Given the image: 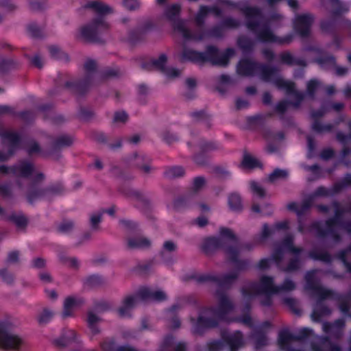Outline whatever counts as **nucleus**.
<instances>
[{"mask_svg":"<svg viewBox=\"0 0 351 351\" xmlns=\"http://www.w3.org/2000/svg\"><path fill=\"white\" fill-rule=\"evenodd\" d=\"M165 73L169 77H176L180 73V71L174 68H169L165 71Z\"/></svg>","mask_w":351,"mask_h":351,"instance_id":"nucleus-17","label":"nucleus"},{"mask_svg":"<svg viewBox=\"0 0 351 351\" xmlns=\"http://www.w3.org/2000/svg\"><path fill=\"white\" fill-rule=\"evenodd\" d=\"M221 234L223 235L224 237H232V232L228 229L222 230Z\"/></svg>","mask_w":351,"mask_h":351,"instance_id":"nucleus-25","label":"nucleus"},{"mask_svg":"<svg viewBox=\"0 0 351 351\" xmlns=\"http://www.w3.org/2000/svg\"><path fill=\"white\" fill-rule=\"evenodd\" d=\"M34 176L38 177L39 179H41L43 178L42 174L38 173H34Z\"/></svg>","mask_w":351,"mask_h":351,"instance_id":"nucleus-33","label":"nucleus"},{"mask_svg":"<svg viewBox=\"0 0 351 351\" xmlns=\"http://www.w3.org/2000/svg\"><path fill=\"white\" fill-rule=\"evenodd\" d=\"M108 27V23L103 17L94 21L91 24L81 29V34L84 37L90 36L93 34L102 31Z\"/></svg>","mask_w":351,"mask_h":351,"instance_id":"nucleus-3","label":"nucleus"},{"mask_svg":"<svg viewBox=\"0 0 351 351\" xmlns=\"http://www.w3.org/2000/svg\"><path fill=\"white\" fill-rule=\"evenodd\" d=\"M128 120V115L125 112H117L114 115V121L117 123H125Z\"/></svg>","mask_w":351,"mask_h":351,"instance_id":"nucleus-12","label":"nucleus"},{"mask_svg":"<svg viewBox=\"0 0 351 351\" xmlns=\"http://www.w3.org/2000/svg\"><path fill=\"white\" fill-rule=\"evenodd\" d=\"M101 221V215L99 213H95L90 217V223L93 227H96L97 225Z\"/></svg>","mask_w":351,"mask_h":351,"instance_id":"nucleus-18","label":"nucleus"},{"mask_svg":"<svg viewBox=\"0 0 351 351\" xmlns=\"http://www.w3.org/2000/svg\"><path fill=\"white\" fill-rule=\"evenodd\" d=\"M293 287V284L291 283V285L289 287H286V288L289 289H291Z\"/></svg>","mask_w":351,"mask_h":351,"instance_id":"nucleus-35","label":"nucleus"},{"mask_svg":"<svg viewBox=\"0 0 351 351\" xmlns=\"http://www.w3.org/2000/svg\"><path fill=\"white\" fill-rule=\"evenodd\" d=\"M206 223L207 220L204 218L198 219V224L201 226H204L205 224H206Z\"/></svg>","mask_w":351,"mask_h":351,"instance_id":"nucleus-30","label":"nucleus"},{"mask_svg":"<svg viewBox=\"0 0 351 351\" xmlns=\"http://www.w3.org/2000/svg\"><path fill=\"white\" fill-rule=\"evenodd\" d=\"M53 315V312L49 310H43L38 317V321L40 324H45L49 321Z\"/></svg>","mask_w":351,"mask_h":351,"instance_id":"nucleus-7","label":"nucleus"},{"mask_svg":"<svg viewBox=\"0 0 351 351\" xmlns=\"http://www.w3.org/2000/svg\"><path fill=\"white\" fill-rule=\"evenodd\" d=\"M260 165L259 160L250 154H245L241 162V167L244 169H253Z\"/></svg>","mask_w":351,"mask_h":351,"instance_id":"nucleus-5","label":"nucleus"},{"mask_svg":"<svg viewBox=\"0 0 351 351\" xmlns=\"http://www.w3.org/2000/svg\"><path fill=\"white\" fill-rule=\"evenodd\" d=\"M5 158H4V157H1V156H0V160H4Z\"/></svg>","mask_w":351,"mask_h":351,"instance_id":"nucleus-36","label":"nucleus"},{"mask_svg":"<svg viewBox=\"0 0 351 351\" xmlns=\"http://www.w3.org/2000/svg\"><path fill=\"white\" fill-rule=\"evenodd\" d=\"M49 296H50L51 298H56V293H55V291H49Z\"/></svg>","mask_w":351,"mask_h":351,"instance_id":"nucleus-31","label":"nucleus"},{"mask_svg":"<svg viewBox=\"0 0 351 351\" xmlns=\"http://www.w3.org/2000/svg\"><path fill=\"white\" fill-rule=\"evenodd\" d=\"M204 179L202 178H197L194 180V186L195 189H199L204 184Z\"/></svg>","mask_w":351,"mask_h":351,"instance_id":"nucleus-21","label":"nucleus"},{"mask_svg":"<svg viewBox=\"0 0 351 351\" xmlns=\"http://www.w3.org/2000/svg\"><path fill=\"white\" fill-rule=\"evenodd\" d=\"M97 9L101 13H106L110 11V8L104 4L99 5Z\"/></svg>","mask_w":351,"mask_h":351,"instance_id":"nucleus-23","label":"nucleus"},{"mask_svg":"<svg viewBox=\"0 0 351 351\" xmlns=\"http://www.w3.org/2000/svg\"><path fill=\"white\" fill-rule=\"evenodd\" d=\"M34 63L37 65L38 66H41V60H40V58H38V57H35L34 58Z\"/></svg>","mask_w":351,"mask_h":351,"instance_id":"nucleus-28","label":"nucleus"},{"mask_svg":"<svg viewBox=\"0 0 351 351\" xmlns=\"http://www.w3.org/2000/svg\"><path fill=\"white\" fill-rule=\"evenodd\" d=\"M140 298L143 300H154L161 301L166 298V294L162 290L153 291L148 287H142L138 291L137 297H130L125 300L123 306L119 309V313L125 315L126 310L131 308L136 302V298Z\"/></svg>","mask_w":351,"mask_h":351,"instance_id":"nucleus-2","label":"nucleus"},{"mask_svg":"<svg viewBox=\"0 0 351 351\" xmlns=\"http://www.w3.org/2000/svg\"><path fill=\"white\" fill-rule=\"evenodd\" d=\"M158 2H162L163 0H157Z\"/></svg>","mask_w":351,"mask_h":351,"instance_id":"nucleus-38","label":"nucleus"},{"mask_svg":"<svg viewBox=\"0 0 351 351\" xmlns=\"http://www.w3.org/2000/svg\"><path fill=\"white\" fill-rule=\"evenodd\" d=\"M97 167H98L99 168H100V167H101V165H100L99 164H97Z\"/></svg>","mask_w":351,"mask_h":351,"instance_id":"nucleus-37","label":"nucleus"},{"mask_svg":"<svg viewBox=\"0 0 351 351\" xmlns=\"http://www.w3.org/2000/svg\"><path fill=\"white\" fill-rule=\"evenodd\" d=\"M250 189L252 192L254 193V195L258 197H261L265 194L264 190L262 189V187L258 182H251Z\"/></svg>","mask_w":351,"mask_h":351,"instance_id":"nucleus-11","label":"nucleus"},{"mask_svg":"<svg viewBox=\"0 0 351 351\" xmlns=\"http://www.w3.org/2000/svg\"><path fill=\"white\" fill-rule=\"evenodd\" d=\"M77 300L73 297H68L64 302L62 314L64 317L71 315L73 308L77 305Z\"/></svg>","mask_w":351,"mask_h":351,"instance_id":"nucleus-4","label":"nucleus"},{"mask_svg":"<svg viewBox=\"0 0 351 351\" xmlns=\"http://www.w3.org/2000/svg\"><path fill=\"white\" fill-rule=\"evenodd\" d=\"M130 245L131 246L135 247H146L148 246L150 244V241L147 238H139L136 243H133L132 241H130Z\"/></svg>","mask_w":351,"mask_h":351,"instance_id":"nucleus-13","label":"nucleus"},{"mask_svg":"<svg viewBox=\"0 0 351 351\" xmlns=\"http://www.w3.org/2000/svg\"><path fill=\"white\" fill-rule=\"evenodd\" d=\"M263 282L265 285L269 286L271 282V280L269 278H265L263 279Z\"/></svg>","mask_w":351,"mask_h":351,"instance_id":"nucleus-29","label":"nucleus"},{"mask_svg":"<svg viewBox=\"0 0 351 351\" xmlns=\"http://www.w3.org/2000/svg\"><path fill=\"white\" fill-rule=\"evenodd\" d=\"M176 249V245L175 243L168 241L165 242L163 245V253H168L175 251Z\"/></svg>","mask_w":351,"mask_h":351,"instance_id":"nucleus-14","label":"nucleus"},{"mask_svg":"<svg viewBox=\"0 0 351 351\" xmlns=\"http://www.w3.org/2000/svg\"><path fill=\"white\" fill-rule=\"evenodd\" d=\"M34 266L37 267H41L44 266L45 261L43 259L37 258L34 262Z\"/></svg>","mask_w":351,"mask_h":351,"instance_id":"nucleus-24","label":"nucleus"},{"mask_svg":"<svg viewBox=\"0 0 351 351\" xmlns=\"http://www.w3.org/2000/svg\"><path fill=\"white\" fill-rule=\"evenodd\" d=\"M167 61V57L165 55H162L158 58V60H157V65L160 67H162L164 64Z\"/></svg>","mask_w":351,"mask_h":351,"instance_id":"nucleus-22","label":"nucleus"},{"mask_svg":"<svg viewBox=\"0 0 351 351\" xmlns=\"http://www.w3.org/2000/svg\"><path fill=\"white\" fill-rule=\"evenodd\" d=\"M96 68V64L93 60H88L85 64V69L88 73H91Z\"/></svg>","mask_w":351,"mask_h":351,"instance_id":"nucleus-19","label":"nucleus"},{"mask_svg":"<svg viewBox=\"0 0 351 351\" xmlns=\"http://www.w3.org/2000/svg\"><path fill=\"white\" fill-rule=\"evenodd\" d=\"M75 337V332L74 330L69 329L64 330L62 332V338L64 339L61 342H60V344H64L73 339H74Z\"/></svg>","mask_w":351,"mask_h":351,"instance_id":"nucleus-10","label":"nucleus"},{"mask_svg":"<svg viewBox=\"0 0 351 351\" xmlns=\"http://www.w3.org/2000/svg\"><path fill=\"white\" fill-rule=\"evenodd\" d=\"M49 52L51 55L54 58H58L60 53V50L58 47L51 46L49 47Z\"/></svg>","mask_w":351,"mask_h":351,"instance_id":"nucleus-20","label":"nucleus"},{"mask_svg":"<svg viewBox=\"0 0 351 351\" xmlns=\"http://www.w3.org/2000/svg\"><path fill=\"white\" fill-rule=\"evenodd\" d=\"M228 204L231 208L237 210L241 206V198L237 194H232L229 197Z\"/></svg>","mask_w":351,"mask_h":351,"instance_id":"nucleus-9","label":"nucleus"},{"mask_svg":"<svg viewBox=\"0 0 351 351\" xmlns=\"http://www.w3.org/2000/svg\"><path fill=\"white\" fill-rule=\"evenodd\" d=\"M18 257V253L13 252L10 254L9 258L11 261H14L17 259Z\"/></svg>","mask_w":351,"mask_h":351,"instance_id":"nucleus-27","label":"nucleus"},{"mask_svg":"<svg viewBox=\"0 0 351 351\" xmlns=\"http://www.w3.org/2000/svg\"><path fill=\"white\" fill-rule=\"evenodd\" d=\"M124 6L128 10H133L138 8L139 3L137 0H126L124 2Z\"/></svg>","mask_w":351,"mask_h":351,"instance_id":"nucleus-15","label":"nucleus"},{"mask_svg":"<svg viewBox=\"0 0 351 351\" xmlns=\"http://www.w3.org/2000/svg\"><path fill=\"white\" fill-rule=\"evenodd\" d=\"M288 173L285 170L276 169L269 176L271 182H276L287 177Z\"/></svg>","mask_w":351,"mask_h":351,"instance_id":"nucleus-6","label":"nucleus"},{"mask_svg":"<svg viewBox=\"0 0 351 351\" xmlns=\"http://www.w3.org/2000/svg\"><path fill=\"white\" fill-rule=\"evenodd\" d=\"M14 326V322L10 317L0 319V348L13 349L21 343V339L11 332Z\"/></svg>","mask_w":351,"mask_h":351,"instance_id":"nucleus-1","label":"nucleus"},{"mask_svg":"<svg viewBox=\"0 0 351 351\" xmlns=\"http://www.w3.org/2000/svg\"><path fill=\"white\" fill-rule=\"evenodd\" d=\"M184 173V169L180 167H174L169 169L166 171L167 176L169 178H177L182 176Z\"/></svg>","mask_w":351,"mask_h":351,"instance_id":"nucleus-8","label":"nucleus"},{"mask_svg":"<svg viewBox=\"0 0 351 351\" xmlns=\"http://www.w3.org/2000/svg\"><path fill=\"white\" fill-rule=\"evenodd\" d=\"M289 4L290 5V6L294 7L295 5V1L294 0H290L289 1Z\"/></svg>","mask_w":351,"mask_h":351,"instance_id":"nucleus-32","label":"nucleus"},{"mask_svg":"<svg viewBox=\"0 0 351 351\" xmlns=\"http://www.w3.org/2000/svg\"><path fill=\"white\" fill-rule=\"evenodd\" d=\"M99 320V316L93 313L90 312L88 315L87 321L90 326H93Z\"/></svg>","mask_w":351,"mask_h":351,"instance_id":"nucleus-16","label":"nucleus"},{"mask_svg":"<svg viewBox=\"0 0 351 351\" xmlns=\"http://www.w3.org/2000/svg\"><path fill=\"white\" fill-rule=\"evenodd\" d=\"M32 171V168L30 166H27L25 167V169L22 171V174L24 176H27L29 172Z\"/></svg>","mask_w":351,"mask_h":351,"instance_id":"nucleus-26","label":"nucleus"},{"mask_svg":"<svg viewBox=\"0 0 351 351\" xmlns=\"http://www.w3.org/2000/svg\"><path fill=\"white\" fill-rule=\"evenodd\" d=\"M108 213L110 215H112V214H113V213H114V211H113V210H112V209H110V210L108 211Z\"/></svg>","mask_w":351,"mask_h":351,"instance_id":"nucleus-34","label":"nucleus"}]
</instances>
